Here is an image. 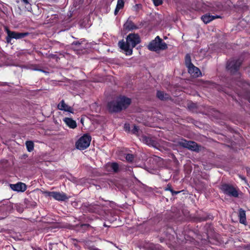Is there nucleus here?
Segmentation results:
<instances>
[{"label": "nucleus", "mask_w": 250, "mask_h": 250, "mask_svg": "<svg viewBox=\"0 0 250 250\" xmlns=\"http://www.w3.org/2000/svg\"><path fill=\"white\" fill-rule=\"evenodd\" d=\"M247 174L250 176V168H247Z\"/></svg>", "instance_id": "obj_37"}, {"label": "nucleus", "mask_w": 250, "mask_h": 250, "mask_svg": "<svg viewBox=\"0 0 250 250\" xmlns=\"http://www.w3.org/2000/svg\"><path fill=\"white\" fill-rule=\"evenodd\" d=\"M134 159V156L132 154H127L125 156L126 160L130 163H131L133 161Z\"/></svg>", "instance_id": "obj_28"}, {"label": "nucleus", "mask_w": 250, "mask_h": 250, "mask_svg": "<svg viewBox=\"0 0 250 250\" xmlns=\"http://www.w3.org/2000/svg\"><path fill=\"white\" fill-rule=\"evenodd\" d=\"M242 62L243 60L240 58L230 60L227 63L226 68L231 74H235L239 70Z\"/></svg>", "instance_id": "obj_5"}, {"label": "nucleus", "mask_w": 250, "mask_h": 250, "mask_svg": "<svg viewBox=\"0 0 250 250\" xmlns=\"http://www.w3.org/2000/svg\"><path fill=\"white\" fill-rule=\"evenodd\" d=\"M219 189L225 195L234 198H238L239 195V189L232 185L227 183H223L219 187Z\"/></svg>", "instance_id": "obj_2"}, {"label": "nucleus", "mask_w": 250, "mask_h": 250, "mask_svg": "<svg viewBox=\"0 0 250 250\" xmlns=\"http://www.w3.org/2000/svg\"><path fill=\"white\" fill-rule=\"evenodd\" d=\"M46 196L51 197L56 200L59 201H64L68 199V197L64 192L57 191H45L44 192Z\"/></svg>", "instance_id": "obj_9"}, {"label": "nucleus", "mask_w": 250, "mask_h": 250, "mask_svg": "<svg viewBox=\"0 0 250 250\" xmlns=\"http://www.w3.org/2000/svg\"><path fill=\"white\" fill-rule=\"evenodd\" d=\"M125 6V0H118L117 3L116 5V8L114 11V15H117L119 11L122 9Z\"/></svg>", "instance_id": "obj_22"}, {"label": "nucleus", "mask_w": 250, "mask_h": 250, "mask_svg": "<svg viewBox=\"0 0 250 250\" xmlns=\"http://www.w3.org/2000/svg\"><path fill=\"white\" fill-rule=\"evenodd\" d=\"M141 8L142 5L141 4H136L133 7L134 10H135L136 11H138L139 9H141Z\"/></svg>", "instance_id": "obj_32"}, {"label": "nucleus", "mask_w": 250, "mask_h": 250, "mask_svg": "<svg viewBox=\"0 0 250 250\" xmlns=\"http://www.w3.org/2000/svg\"><path fill=\"white\" fill-rule=\"evenodd\" d=\"M220 17L218 16H214L212 15L206 14L202 16L201 19L205 23L207 24L209 22L211 21H213V20L217 18H219Z\"/></svg>", "instance_id": "obj_19"}, {"label": "nucleus", "mask_w": 250, "mask_h": 250, "mask_svg": "<svg viewBox=\"0 0 250 250\" xmlns=\"http://www.w3.org/2000/svg\"><path fill=\"white\" fill-rule=\"evenodd\" d=\"M112 171L114 173H117L119 171V166L116 162H112L108 164Z\"/></svg>", "instance_id": "obj_23"}, {"label": "nucleus", "mask_w": 250, "mask_h": 250, "mask_svg": "<svg viewBox=\"0 0 250 250\" xmlns=\"http://www.w3.org/2000/svg\"><path fill=\"white\" fill-rule=\"evenodd\" d=\"M147 48L150 51H157L159 50H164L167 49V45L159 36H157L154 40L149 42Z\"/></svg>", "instance_id": "obj_3"}, {"label": "nucleus", "mask_w": 250, "mask_h": 250, "mask_svg": "<svg viewBox=\"0 0 250 250\" xmlns=\"http://www.w3.org/2000/svg\"><path fill=\"white\" fill-rule=\"evenodd\" d=\"M142 140L144 143L149 146L156 147L157 145V141L152 137L149 136L144 135L142 137Z\"/></svg>", "instance_id": "obj_15"}, {"label": "nucleus", "mask_w": 250, "mask_h": 250, "mask_svg": "<svg viewBox=\"0 0 250 250\" xmlns=\"http://www.w3.org/2000/svg\"><path fill=\"white\" fill-rule=\"evenodd\" d=\"M246 250H250V246H248L246 248Z\"/></svg>", "instance_id": "obj_39"}, {"label": "nucleus", "mask_w": 250, "mask_h": 250, "mask_svg": "<svg viewBox=\"0 0 250 250\" xmlns=\"http://www.w3.org/2000/svg\"><path fill=\"white\" fill-rule=\"evenodd\" d=\"M77 227H80L81 229L82 230V232H84L87 230L91 226L88 224H81L77 225Z\"/></svg>", "instance_id": "obj_27"}, {"label": "nucleus", "mask_w": 250, "mask_h": 250, "mask_svg": "<svg viewBox=\"0 0 250 250\" xmlns=\"http://www.w3.org/2000/svg\"><path fill=\"white\" fill-rule=\"evenodd\" d=\"M107 108L110 113H119L122 111V108L119 105L117 99L109 102L107 104Z\"/></svg>", "instance_id": "obj_11"}, {"label": "nucleus", "mask_w": 250, "mask_h": 250, "mask_svg": "<svg viewBox=\"0 0 250 250\" xmlns=\"http://www.w3.org/2000/svg\"><path fill=\"white\" fill-rule=\"evenodd\" d=\"M139 128L136 125H134L133 128L131 130V132L132 134H137L139 132Z\"/></svg>", "instance_id": "obj_29"}, {"label": "nucleus", "mask_w": 250, "mask_h": 250, "mask_svg": "<svg viewBox=\"0 0 250 250\" xmlns=\"http://www.w3.org/2000/svg\"><path fill=\"white\" fill-rule=\"evenodd\" d=\"M7 36L6 37V41L7 43H10L11 40L15 39L16 40L22 39L29 35L28 32H18L10 30L7 27H5Z\"/></svg>", "instance_id": "obj_7"}, {"label": "nucleus", "mask_w": 250, "mask_h": 250, "mask_svg": "<svg viewBox=\"0 0 250 250\" xmlns=\"http://www.w3.org/2000/svg\"><path fill=\"white\" fill-rule=\"evenodd\" d=\"M63 121L70 128L74 129L77 126L76 122L71 118L65 117Z\"/></svg>", "instance_id": "obj_17"}, {"label": "nucleus", "mask_w": 250, "mask_h": 250, "mask_svg": "<svg viewBox=\"0 0 250 250\" xmlns=\"http://www.w3.org/2000/svg\"><path fill=\"white\" fill-rule=\"evenodd\" d=\"M34 70H37V71H41V72H44L45 71L41 69H38L37 68V67H35L34 68Z\"/></svg>", "instance_id": "obj_35"}, {"label": "nucleus", "mask_w": 250, "mask_h": 250, "mask_svg": "<svg viewBox=\"0 0 250 250\" xmlns=\"http://www.w3.org/2000/svg\"><path fill=\"white\" fill-rule=\"evenodd\" d=\"M117 102L122 111L128 107L131 103V99L125 96H120L117 98Z\"/></svg>", "instance_id": "obj_10"}, {"label": "nucleus", "mask_w": 250, "mask_h": 250, "mask_svg": "<svg viewBox=\"0 0 250 250\" xmlns=\"http://www.w3.org/2000/svg\"><path fill=\"white\" fill-rule=\"evenodd\" d=\"M208 219H211V218H210L209 216H208V217H205V218H202L201 220L202 221H206Z\"/></svg>", "instance_id": "obj_36"}, {"label": "nucleus", "mask_w": 250, "mask_h": 250, "mask_svg": "<svg viewBox=\"0 0 250 250\" xmlns=\"http://www.w3.org/2000/svg\"><path fill=\"white\" fill-rule=\"evenodd\" d=\"M124 129L125 130L126 132H130V125L129 124H125L124 125Z\"/></svg>", "instance_id": "obj_31"}, {"label": "nucleus", "mask_w": 250, "mask_h": 250, "mask_svg": "<svg viewBox=\"0 0 250 250\" xmlns=\"http://www.w3.org/2000/svg\"><path fill=\"white\" fill-rule=\"evenodd\" d=\"M91 141V137L88 134H84L75 143L77 149L83 150L89 147Z\"/></svg>", "instance_id": "obj_6"}, {"label": "nucleus", "mask_w": 250, "mask_h": 250, "mask_svg": "<svg viewBox=\"0 0 250 250\" xmlns=\"http://www.w3.org/2000/svg\"><path fill=\"white\" fill-rule=\"evenodd\" d=\"M57 107L59 110L68 112L71 113H74L73 108L72 107H71V106L68 105L67 104H66L63 100H62L60 102V103L58 104Z\"/></svg>", "instance_id": "obj_16"}, {"label": "nucleus", "mask_w": 250, "mask_h": 250, "mask_svg": "<svg viewBox=\"0 0 250 250\" xmlns=\"http://www.w3.org/2000/svg\"><path fill=\"white\" fill-rule=\"evenodd\" d=\"M72 240L74 242V241H76V242H80V241H79L78 240L76 239H75V238H73L72 239Z\"/></svg>", "instance_id": "obj_38"}, {"label": "nucleus", "mask_w": 250, "mask_h": 250, "mask_svg": "<svg viewBox=\"0 0 250 250\" xmlns=\"http://www.w3.org/2000/svg\"><path fill=\"white\" fill-rule=\"evenodd\" d=\"M197 188L200 190H206L207 188V185L203 182L199 181V183L197 184Z\"/></svg>", "instance_id": "obj_26"}, {"label": "nucleus", "mask_w": 250, "mask_h": 250, "mask_svg": "<svg viewBox=\"0 0 250 250\" xmlns=\"http://www.w3.org/2000/svg\"><path fill=\"white\" fill-rule=\"evenodd\" d=\"M164 189L165 191H169L171 193L172 196L176 195L181 192V191L174 190L170 184H168Z\"/></svg>", "instance_id": "obj_24"}, {"label": "nucleus", "mask_w": 250, "mask_h": 250, "mask_svg": "<svg viewBox=\"0 0 250 250\" xmlns=\"http://www.w3.org/2000/svg\"><path fill=\"white\" fill-rule=\"evenodd\" d=\"M27 150L31 152L34 149V143L31 141H27L25 143Z\"/></svg>", "instance_id": "obj_25"}, {"label": "nucleus", "mask_w": 250, "mask_h": 250, "mask_svg": "<svg viewBox=\"0 0 250 250\" xmlns=\"http://www.w3.org/2000/svg\"><path fill=\"white\" fill-rule=\"evenodd\" d=\"M141 42L139 35L137 33H130L126 38V41L124 40L118 42L119 47L125 52L126 55L130 56L132 54L133 48Z\"/></svg>", "instance_id": "obj_1"}, {"label": "nucleus", "mask_w": 250, "mask_h": 250, "mask_svg": "<svg viewBox=\"0 0 250 250\" xmlns=\"http://www.w3.org/2000/svg\"><path fill=\"white\" fill-rule=\"evenodd\" d=\"M178 144L181 146L192 151H198L199 150V146L193 141H188L186 139H182L178 142Z\"/></svg>", "instance_id": "obj_8"}, {"label": "nucleus", "mask_w": 250, "mask_h": 250, "mask_svg": "<svg viewBox=\"0 0 250 250\" xmlns=\"http://www.w3.org/2000/svg\"><path fill=\"white\" fill-rule=\"evenodd\" d=\"M7 85V83L6 82H0V86H6Z\"/></svg>", "instance_id": "obj_34"}, {"label": "nucleus", "mask_w": 250, "mask_h": 250, "mask_svg": "<svg viewBox=\"0 0 250 250\" xmlns=\"http://www.w3.org/2000/svg\"><path fill=\"white\" fill-rule=\"evenodd\" d=\"M155 6H159L163 3L162 0H152Z\"/></svg>", "instance_id": "obj_30"}, {"label": "nucleus", "mask_w": 250, "mask_h": 250, "mask_svg": "<svg viewBox=\"0 0 250 250\" xmlns=\"http://www.w3.org/2000/svg\"><path fill=\"white\" fill-rule=\"evenodd\" d=\"M142 26L139 27L134 24V23L129 20V18L125 21L123 25V30L125 32L132 31L134 30H136L140 28Z\"/></svg>", "instance_id": "obj_12"}, {"label": "nucleus", "mask_w": 250, "mask_h": 250, "mask_svg": "<svg viewBox=\"0 0 250 250\" xmlns=\"http://www.w3.org/2000/svg\"><path fill=\"white\" fill-rule=\"evenodd\" d=\"M185 64L188 68V73L194 77H198L201 76V72L199 68L194 66L191 62L190 55L187 54L185 56Z\"/></svg>", "instance_id": "obj_4"}, {"label": "nucleus", "mask_w": 250, "mask_h": 250, "mask_svg": "<svg viewBox=\"0 0 250 250\" xmlns=\"http://www.w3.org/2000/svg\"><path fill=\"white\" fill-rule=\"evenodd\" d=\"M156 95L158 98L162 101L168 100L170 98L169 94L160 90L157 91Z\"/></svg>", "instance_id": "obj_21"}, {"label": "nucleus", "mask_w": 250, "mask_h": 250, "mask_svg": "<svg viewBox=\"0 0 250 250\" xmlns=\"http://www.w3.org/2000/svg\"><path fill=\"white\" fill-rule=\"evenodd\" d=\"M83 207L88 212L91 213H99L101 207L98 205L89 204V203H84Z\"/></svg>", "instance_id": "obj_13"}, {"label": "nucleus", "mask_w": 250, "mask_h": 250, "mask_svg": "<svg viewBox=\"0 0 250 250\" xmlns=\"http://www.w3.org/2000/svg\"><path fill=\"white\" fill-rule=\"evenodd\" d=\"M74 246H75V247H77V245L76 243H74Z\"/></svg>", "instance_id": "obj_40"}, {"label": "nucleus", "mask_w": 250, "mask_h": 250, "mask_svg": "<svg viewBox=\"0 0 250 250\" xmlns=\"http://www.w3.org/2000/svg\"><path fill=\"white\" fill-rule=\"evenodd\" d=\"M21 1L25 5L30 4V0H21Z\"/></svg>", "instance_id": "obj_33"}, {"label": "nucleus", "mask_w": 250, "mask_h": 250, "mask_svg": "<svg viewBox=\"0 0 250 250\" xmlns=\"http://www.w3.org/2000/svg\"><path fill=\"white\" fill-rule=\"evenodd\" d=\"M238 216L239 218L240 223L242 224L246 225L247 223L246 211L242 208H240L239 209Z\"/></svg>", "instance_id": "obj_18"}, {"label": "nucleus", "mask_w": 250, "mask_h": 250, "mask_svg": "<svg viewBox=\"0 0 250 250\" xmlns=\"http://www.w3.org/2000/svg\"><path fill=\"white\" fill-rule=\"evenodd\" d=\"M10 187L12 190L18 192H24L27 189L26 184L20 182L15 184H10Z\"/></svg>", "instance_id": "obj_14"}, {"label": "nucleus", "mask_w": 250, "mask_h": 250, "mask_svg": "<svg viewBox=\"0 0 250 250\" xmlns=\"http://www.w3.org/2000/svg\"><path fill=\"white\" fill-rule=\"evenodd\" d=\"M85 41H86V40H85V39H83V38L81 39L79 41H74L71 43V46H74V49L76 50H80L83 47L82 46V44Z\"/></svg>", "instance_id": "obj_20"}]
</instances>
